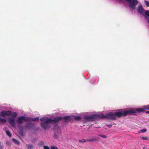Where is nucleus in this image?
Masks as SVG:
<instances>
[{
  "instance_id": "f257e3e1",
  "label": "nucleus",
  "mask_w": 149,
  "mask_h": 149,
  "mask_svg": "<svg viewBox=\"0 0 149 149\" xmlns=\"http://www.w3.org/2000/svg\"><path fill=\"white\" fill-rule=\"evenodd\" d=\"M141 109H130L126 111L116 112L114 113L112 112H109L107 113V118L115 120L116 119V117L120 118L122 117L125 116L127 115H132V114L137 112V111L140 112Z\"/></svg>"
},
{
  "instance_id": "f03ea898",
  "label": "nucleus",
  "mask_w": 149,
  "mask_h": 149,
  "mask_svg": "<svg viewBox=\"0 0 149 149\" xmlns=\"http://www.w3.org/2000/svg\"><path fill=\"white\" fill-rule=\"evenodd\" d=\"M124 0H119L120 3L123 1ZM124 2H127L129 3V7L130 10L133 11L135 9L136 6L137 5L138 2L137 0H125Z\"/></svg>"
},
{
  "instance_id": "7ed1b4c3",
  "label": "nucleus",
  "mask_w": 149,
  "mask_h": 149,
  "mask_svg": "<svg viewBox=\"0 0 149 149\" xmlns=\"http://www.w3.org/2000/svg\"><path fill=\"white\" fill-rule=\"evenodd\" d=\"M137 11L138 13L143 15H144V14H145V17L149 24V11H145L141 6H139L137 9Z\"/></svg>"
},
{
  "instance_id": "20e7f679",
  "label": "nucleus",
  "mask_w": 149,
  "mask_h": 149,
  "mask_svg": "<svg viewBox=\"0 0 149 149\" xmlns=\"http://www.w3.org/2000/svg\"><path fill=\"white\" fill-rule=\"evenodd\" d=\"M31 118L30 117H25L24 116H20L18 118L17 120V123L19 124H21L23 123V121L25 122L31 121Z\"/></svg>"
},
{
  "instance_id": "39448f33",
  "label": "nucleus",
  "mask_w": 149,
  "mask_h": 149,
  "mask_svg": "<svg viewBox=\"0 0 149 149\" xmlns=\"http://www.w3.org/2000/svg\"><path fill=\"white\" fill-rule=\"evenodd\" d=\"M49 120V118L47 120L41 123V126L43 129L46 130L50 127L51 126L49 123H51V122Z\"/></svg>"
},
{
  "instance_id": "423d86ee",
  "label": "nucleus",
  "mask_w": 149,
  "mask_h": 149,
  "mask_svg": "<svg viewBox=\"0 0 149 149\" xmlns=\"http://www.w3.org/2000/svg\"><path fill=\"white\" fill-rule=\"evenodd\" d=\"M100 117L99 114H93L90 116H86L85 118V119L89 121H93L96 119L97 117Z\"/></svg>"
},
{
  "instance_id": "0eeeda50",
  "label": "nucleus",
  "mask_w": 149,
  "mask_h": 149,
  "mask_svg": "<svg viewBox=\"0 0 149 149\" xmlns=\"http://www.w3.org/2000/svg\"><path fill=\"white\" fill-rule=\"evenodd\" d=\"M141 109V111H140V112H138L137 111V112L134 113V114H132L133 115H135V113H139L141 112H145L146 113L149 114V111H145L144 109H147L149 110V105H148L144 107V108H138V109Z\"/></svg>"
},
{
  "instance_id": "6e6552de",
  "label": "nucleus",
  "mask_w": 149,
  "mask_h": 149,
  "mask_svg": "<svg viewBox=\"0 0 149 149\" xmlns=\"http://www.w3.org/2000/svg\"><path fill=\"white\" fill-rule=\"evenodd\" d=\"M1 116L3 117H4L5 116H11L12 112L10 111H5L4 110H3L1 111Z\"/></svg>"
},
{
  "instance_id": "1a4fd4ad",
  "label": "nucleus",
  "mask_w": 149,
  "mask_h": 149,
  "mask_svg": "<svg viewBox=\"0 0 149 149\" xmlns=\"http://www.w3.org/2000/svg\"><path fill=\"white\" fill-rule=\"evenodd\" d=\"M63 117L61 116H58L55 117L53 119H52L51 118L49 119V121H51V123L52 122L56 123L60 121V120H62Z\"/></svg>"
},
{
  "instance_id": "9d476101",
  "label": "nucleus",
  "mask_w": 149,
  "mask_h": 149,
  "mask_svg": "<svg viewBox=\"0 0 149 149\" xmlns=\"http://www.w3.org/2000/svg\"><path fill=\"white\" fill-rule=\"evenodd\" d=\"M8 121L12 127H14L15 126V122L14 118L11 117H9L8 118Z\"/></svg>"
},
{
  "instance_id": "9b49d317",
  "label": "nucleus",
  "mask_w": 149,
  "mask_h": 149,
  "mask_svg": "<svg viewBox=\"0 0 149 149\" xmlns=\"http://www.w3.org/2000/svg\"><path fill=\"white\" fill-rule=\"evenodd\" d=\"M99 140V138L97 137L93 139H87L86 140V142H94L98 141Z\"/></svg>"
},
{
  "instance_id": "f8f14e48",
  "label": "nucleus",
  "mask_w": 149,
  "mask_h": 149,
  "mask_svg": "<svg viewBox=\"0 0 149 149\" xmlns=\"http://www.w3.org/2000/svg\"><path fill=\"white\" fill-rule=\"evenodd\" d=\"M97 118H107V113H106L105 115H104L103 114H101V115H100V117H97Z\"/></svg>"
},
{
  "instance_id": "ddd939ff",
  "label": "nucleus",
  "mask_w": 149,
  "mask_h": 149,
  "mask_svg": "<svg viewBox=\"0 0 149 149\" xmlns=\"http://www.w3.org/2000/svg\"><path fill=\"white\" fill-rule=\"evenodd\" d=\"M12 141H13V142L15 144H17L18 145H19L20 144V143L18 140L15 139L13 138L12 139Z\"/></svg>"
},
{
  "instance_id": "4468645a",
  "label": "nucleus",
  "mask_w": 149,
  "mask_h": 149,
  "mask_svg": "<svg viewBox=\"0 0 149 149\" xmlns=\"http://www.w3.org/2000/svg\"><path fill=\"white\" fill-rule=\"evenodd\" d=\"M74 119L77 121H79L81 119V118L80 116H75L74 117Z\"/></svg>"
},
{
  "instance_id": "2eb2a0df",
  "label": "nucleus",
  "mask_w": 149,
  "mask_h": 149,
  "mask_svg": "<svg viewBox=\"0 0 149 149\" xmlns=\"http://www.w3.org/2000/svg\"><path fill=\"white\" fill-rule=\"evenodd\" d=\"M48 119H49L47 117H41L40 119V120L41 121H42L44 120H47Z\"/></svg>"
},
{
  "instance_id": "dca6fc26",
  "label": "nucleus",
  "mask_w": 149,
  "mask_h": 149,
  "mask_svg": "<svg viewBox=\"0 0 149 149\" xmlns=\"http://www.w3.org/2000/svg\"><path fill=\"white\" fill-rule=\"evenodd\" d=\"M6 134L9 137H10L11 136V134L10 132L8 130H6Z\"/></svg>"
},
{
  "instance_id": "f3484780",
  "label": "nucleus",
  "mask_w": 149,
  "mask_h": 149,
  "mask_svg": "<svg viewBox=\"0 0 149 149\" xmlns=\"http://www.w3.org/2000/svg\"><path fill=\"white\" fill-rule=\"evenodd\" d=\"M39 120V118L38 117H35L32 119L31 118V121H38Z\"/></svg>"
},
{
  "instance_id": "a211bd4d",
  "label": "nucleus",
  "mask_w": 149,
  "mask_h": 149,
  "mask_svg": "<svg viewBox=\"0 0 149 149\" xmlns=\"http://www.w3.org/2000/svg\"><path fill=\"white\" fill-rule=\"evenodd\" d=\"M12 117L13 118H15L17 116V114L16 112H14L12 113Z\"/></svg>"
},
{
  "instance_id": "6ab92c4d",
  "label": "nucleus",
  "mask_w": 149,
  "mask_h": 149,
  "mask_svg": "<svg viewBox=\"0 0 149 149\" xmlns=\"http://www.w3.org/2000/svg\"><path fill=\"white\" fill-rule=\"evenodd\" d=\"M70 118V117L69 116H65L63 117V118H62V120L63 119L65 120H67L69 119Z\"/></svg>"
},
{
  "instance_id": "aec40b11",
  "label": "nucleus",
  "mask_w": 149,
  "mask_h": 149,
  "mask_svg": "<svg viewBox=\"0 0 149 149\" xmlns=\"http://www.w3.org/2000/svg\"><path fill=\"white\" fill-rule=\"evenodd\" d=\"M78 142L80 143H84L85 142H86V140H85V139H82L81 140H79L78 141Z\"/></svg>"
},
{
  "instance_id": "412c9836",
  "label": "nucleus",
  "mask_w": 149,
  "mask_h": 149,
  "mask_svg": "<svg viewBox=\"0 0 149 149\" xmlns=\"http://www.w3.org/2000/svg\"><path fill=\"white\" fill-rule=\"evenodd\" d=\"M98 135L101 137L104 138H106L107 137L106 135L104 134H98Z\"/></svg>"
},
{
  "instance_id": "4be33fe9",
  "label": "nucleus",
  "mask_w": 149,
  "mask_h": 149,
  "mask_svg": "<svg viewBox=\"0 0 149 149\" xmlns=\"http://www.w3.org/2000/svg\"><path fill=\"white\" fill-rule=\"evenodd\" d=\"M3 143L0 141V149H3Z\"/></svg>"
},
{
  "instance_id": "5701e85b",
  "label": "nucleus",
  "mask_w": 149,
  "mask_h": 149,
  "mask_svg": "<svg viewBox=\"0 0 149 149\" xmlns=\"http://www.w3.org/2000/svg\"><path fill=\"white\" fill-rule=\"evenodd\" d=\"M145 3L147 7H149V2L148 1H145Z\"/></svg>"
},
{
  "instance_id": "b1692460",
  "label": "nucleus",
  "mask_w": 149,
  "mask_h": 149,
  "mask_svg": "<svg viewBox=\"0 0 149 149\" xmlns=\"http://www.w3.org/2000/svg\"><path fill=\"white\" fill-rule=\"evenodd\" d=\"M33 148V146L31 144H29L28 146V149H32Z\"/></svg>"
},
{
  "instance_id": "393cba45",
  "label": "nucleus",
  "mask_w": 149,
  "mask_h": 149,
  "mask_svg": "<svg viewBox=\"0 0 149 149\" xmlns=\"http://www.w3.org/2000/svg\"><path fill=\"white\" fill-rule=\"evenodd\" d=\"M0 121L1 122H6V120L5 119L1 118H0Z\"/></svg>"
},
{
  "instance_id": "a878e982",
  "label": "nucleus",
  "mask_w": 149,
  "mask_h": 149,
  "mask_svg": "<svg viewBox=\"0 0 149 149\" xmlns=\"http://www.w3.org/2000/svg\"><path fill=\"white\" fill-rule=\"evenodd\" d=\"M141 139L143 140H148V137L147 136H142L141 137Z\"/></svg>"
},
{
  "instance_id": "bb28decb",
  "label": "nucleus",
  "mask_w": 149,
  "mask_h": 149,
  "mask_svg": "<svg viewBox=\"0 0 149 149\" xmlns=\"http://www.w3.org/2000/svg\"><path fill=\"white\" fill-rule=\"evenodd\" d=\"M44 143L43 142H40L38 144L41 146H42L44 144Z\"/></svg>"
},
{
  "instance_id": "cd10ccee",
  "label": "nucleus",
  "mask_w": 149,
  "mask_h": 149,
  "mask_svg": "<svg viewBox=\"0 0 149 149\" xmlns=\"http://www.w3.org/2000/svg\"><path fill=\"white\" fill-rule=\"evenodd\" d=\"M58 148L56 146H53L51 147V149H58Z\"/></svg>"
},
{
  "instance_id": "c85d7f7f",
  "label": "nucleus",
  "mask_w": 149,
  "mask_h": 149,
  "mask_svg": "<svg viewBox=\"0 0 149 149\" xmlns=\"http://www.w3.org/2000/svg\"><path fill=\"white\" fill-rule=\"evenodd\" d=\"M147 130L146 129H143L141 130V132L142 133H144L146 132V131Z\"/></svg>"
},
{
  "instance_id": "c756f323",
  "label": "nucleus",
  "mask_w": 149,
  "mask_h": 149,
  "mask_svg": "<svg viewBox=\"0 0 149 149\" xmlns=\"http://www.w3.org/2000/svg\"><path fill=\"white\" fill-rule=\"evenodd\" d=\"M43 148L44 149H49V147L48 146H44L43 147Z\"/></svg>"
},
{
  "instance_id": "7c9ffc66",
  "label": "nucleus",
  "mask_w": 149,
  "mask_h": 149,
  "mask_svg": "<svg viewBox=\"0 0 149 149\" xmlns=\"http://www.w3.org/2000/svg\"><path fill=\"white\" fill-rule=\"evenodd\" d=\"M107 126L108 127L110 128L112 127V125L111 124H109L107 125Z\"/></svg>"
},
{
  "instance_id": "2f4dec72",
  "label": "nucleus",
  "mask_w": 149,
  "mask_h": 149,
  "mask_svg": "<svg viewBox=\"0 0 149 149\" xmlns=\"http://www.w3.org/2000/svg\"><path fill=\"white\" fill-rule=\"evenodd\" d=\"M56 135L55 134L54 136V137L55 138H56Z\"/></svg>"
},
{
  "instance_id": "473e14b6",
  "label": "nucleus",
  "mask_w": 149,
  "mask_h": 149,
  "mask_svg": "<svg viewBox=\"0 0 149 149\" xmlns=\"http://www.w3.org/2000/svg\"><path fill=\"white\" fill-rule=\"evenodd\" d=\"M1 116V113L0 114V116Z\"/></svg>"
}]
</instances>
